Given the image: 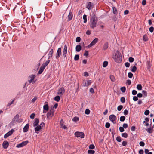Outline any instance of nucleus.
I'll use <instances>...</instances> for the list:
<instances>
[{
  "label": "nucleus",
  "mask_w": 154,
  "mask_h": 154,
  "mask_svg": "<svg viewBox=\"0 0 154 154\" xmlns=\"http://www.w3.org/2000/svg\"><path fill=\"white\" fill-rule=\"evenodd\" d=\"M112 58L114 61L118 63H120L122 61V58L121 54L118 50L114 54Z\"/></svg>",
  "instance_id": "1"
},
{
  "label": "nucleus",
  "mask_w": 154,
  "mask_h": 154,
  "mask_svg": "<svg viewBox=\"0 0 154 154\" xmlns=\"http://www.w3.org/2000/svg\"><path fill=\"white\" fill-rule=\"evenodd\" d=\"M97 22V20L95 14H92L91 18L90 19V27L92 29H94L96 26Z\"/></svg>",
  "instance_id": "2"
},
{
  "label": "nucleus",
  "mask_w": 154,
  "mask_h": 154,
  "mask_svg": "<svg viewBox=\"0 0 154 154\" xmlns=\"http://www.w3.org/2000/svg\"><path fill=\"white\" fill-rule=\"evenodd\" d=\"M54 112V107H52L47 114V118L48 120L50 119L53 116Z\"/></svg>",
  "instance_id": "3"
},
{
  "label": "nucleus",
  "mask_w": 154,
  "mask_h": 154,
  "mask_svg": "<svg viewBox=\"0 0 154 154\" xmlns=\"http://www.w3.org/2000/svg\"><path fill=\"white\" fill-rule=\"evenodd\" d=\"M74 135L77 137H80L82 138L84 137V134L82 132H76L75 133Z\"/></svg>",
  "instance_id": "4"
},
{
  "label": "nucleus",
  "mask_w": 154,
  "mask_h": 154,
  "mask_svg": "<svg viewBox=\"0 0 154 154\" xmlns=\"http://www.w3.org/2000/svg\"><path fill=\"white\" fill-rule=\"evenodd\" d=\"M29 142L28 140L24 141L22 142L21 143L17 144L16 146L17 148H20L23 147L24 146L26 145Z\"/></svg>",
  "instance_id": "5"
},
{
  "label": "nucleus",
  "mask_w": 154,
  "mask_h": 154,
  "mask_svg": "<svg viewBox=\"0 0 154 154\" xmlns=\"http://www.w3.org/2000/svg\"><path fill=\"white\" fill-rule=\"evenodd\" d=\"M36 77L35 75L32 74L30 75L29 76L28 79H29L28 81L29 83H31L33 82V83H34L35 82V80L34 81L35 78Z\"/></svg>",
  "instance_id": "6"
},
{
  "label": "nucleus",
  "mask_w": 154,
  "mask_h": 154,
  "mask_svg": "<svg viewBox=\"0 0 154 154\" xmlns=\"http://www.w3.org/2000/svg\"><path fill=\"white\" fill-rule=\"evenodd\" d=\"M109 119L113 124H115L116 123V117L115 115L113 114L110 115L109 116Z\"/></svg>",
  "instance_id": "7"
},
{
  "label": "nucleus",
  "mask_w": 154,
  "mask_h": 154,
  "mask_svg": "<svg viewBox=\"0 0 154 154\" xmlns=\"http://www.w3.org/2000/svg\"><path fill=\"white\" fill-rule=\"evenodd\" d=\"M98 39L97 38H96L94 39L88 46V47H91L94 45L98 42Z\"/></svg>",
  "instance_id": "8"
},
{
  "label": "nucleus",
  "mask_w": 154,
  "mask_h": 154,
  "mask_svg": "<svg viewBox=\"0 0 154 154\" xmlns=\"http://www.w3.org/2000/svg\"><path fill=\"white\" fill-rule=\"evenodd\" d=\"M61 48H59L57 51L56 58L57 59H58L61 55Z\"/></svg>",
  "instance_id": "9"
},
{
  "label": "nucleus",
  "mask_w": 154,
  "mask_h": 154,
  "mask_svg": "<svg viewBox=\"0 0 154 154\" xmlns=\"http://www.w3.org/2000/svg\"><path fill=\"white\" fill-rule=\"evenodd\" d=\"M65 92V90L63 87H62L58 90L57 94L63 95Z\"/></svg>",
  "instance_id": "10"
},
{
  "label": "nucleus",
  "mask_w": 154,
  "mask_h": 154,
  "mask_svg": "<svg viewBox=\"0 0 154 154\" xmlns=\"http://www.w3.org/2000/svg\"><path fill=\"white\" fill-rule=\"evenodd\" d=\"M91 83V80H88L87 82H84L82 84V86H88L89 85H90V84Z\"/></svg>",
  "instance_id": "11"
},
{
  "label": "nucleus",
  "mask_w": 154,
  "mask_h": 154,
  "mask_svg": "<svg viewBox=\"0 0 154 154\" xmlns=\"http://www.w3.org/2000/svg\"><path fill=\"white\" fill-rule=\"evenodd\" d=\"M67 47L66 45H65L64 46V48L63 51V55L64 57H65L66 56L67 52Z\"/></svg>",
  "instance_id": "12"
},
{
  "label": "nucleus",
  "mask_w": 154,
  "mask_h": 154,
  "mask_svg": "<svg viewBox=\"0 0 154 154\" xmlns=\"http://www.w3.org/2000/svg\"><path fill=\"white\" fill-rule=\"evenodd\" d=\"M9 143L7 141H4L2 143L3 148L5 149H7L9 146Z\"/></svg>",
  "instance_id": "13"
},
{
  "label": "nucleus",
  "mask_w": 154,
  "mask_h": 154,
  "mask_svg": "<svg viewBox=\"0 0 154 154\" xmlns=\"http://www.w3.org/2000/svg\"><path fill=\"white\" fill-rule=\"evenodd\" d=\"M45 105H44L43 107V109L44 110L47 111L49 109V106L48 103L47 102L45 101Z\"/></svg>",
  "instance_id": "14"
},
{
  "label": "nucleus",
  "mask_w": 154,
  "mask_h": 154,
  "mask_svg": "<svg viewBox=\"0 0 154 154\" xmlns=\"http://www.w3.org/2000/svg\"><path fill=\"white\" fill-rule=\"evenodd\" d=\"M19 117V115L18 114H17L12 119L11 122L13 123H15L18 120Z\"/></svg>",
  "instance_id": "15"
},
{
  "label": "nucleus",
  "mask_w": 154,
  "mask_h": 154,
  "mask_svg": "<svg viewBox=\"0 0 154 154\" xmlns=\"http://www.w3.org/2000/svg\"><path fill=\"white\" fill-rule=\"evenodd\" d=\"M29 128V124L28 123L24 127L23 129V131L24 132H27Z\"/></svg>",
  "instance_id": "16"
},
{
  "label": "nucleus",
  "mask_w": 154,
  "mask_h": 154,
  "mask_svg": "<svg viewBox=\"0 0 154 154\" xmlns=\"http://www.w3.org/2000/svg\"><path fill=\"white\" fill-rule=\"evenodd\" d=\"M93 3L90 2H88L86 8L89 10L92 9L93 7Z\"/></svg>",
  "instance_id": "17"
},
{
  "label": "nucleus",
  "mask_w": 154,
  "mask_h": 154,
  "mask_svg": "<svg viewBox=\"0 0 154 154\" xmlns=\"http://www.w3.org/2000/svg\"><path fill=\"white\" fill-rule=\"evenodd\" d=\"M73 17V14L72 12H70L67 17L68 22L70 21L72 19Z\"/></svg>",
  "instance_id": "18"
},
{
  "label": "nucleus",
  "mask_w": 154,
  "mask_h": 154,
  "mask_svg": "<svg viewBox=\"0 0 154 154\" xmlns=\"http://www.w3.org/2000/svg\"><path fill=\"white\" fill-rule=\"evenodd\" d=\"M39 123V119L37 118L35 119V121L33 123V126L36 127L37 126Z\"/></svg>",
  "instance_id": "19"
},
{
  "label": "nucleus",
  "mask_w": 154,
  "mask_h": 154,
  "mask_svg": "<svg viewBox=\"0 0 154 154\" xmlns=\"http://www.w3.org/2000/svg\"><path fill=\"white\" fill-rule=\"evenodd\" d=\"M41 129L42 126L40 125L36 126L34 129L36 133L37 134L38 133V131H39Z\"/></svg>",
  "instance_id": "20"
},
{
  "label": "nucleus",
  "mask_w": 154,
  "mask_h": 154,
  "mask_svg": "<svg viewBox=\"0 0 154 154\" xmlns=\"http://www.w3.org/2000/svg\"><path fill=\"white\" fill-rule=\"evenodd\" d=\"M53 52L54 51L53 49H52L50 51L49 53L48 54V60L52 57Z\"/></svg>",
  "instance_id": "21"
},
{
  "label": "nucleus",
  "mask_w": 154,
  "mask_h": 154,
  "mask_svg": "<svg viewBox=\"0 0 154 154\" xmlns=\"http://www.w3.org/2000/svg\"><path fill=\"white\" fill-rule=\"evenodd\" d=\"M45 68L44 67V66H41L39 71L38 72V74H41L42 72H43Z\"/></svg>",
  "instance_id": "22"
},
{
  "label": "nucleus",
  "mask_w": 154,
  "mask_h": 154,
  "mask_svg": "<svg viewBox=\"0 0 154 154\" xmlns=\"http://www.w3.org/2000/svg\"><path fill=\"white\" fill-rule=\"evenodd\" d=\"M108 47V42H106L104 45L103 49L105 50H106Z\"/></svg>",
  "instance_id": "23"
},
{
  "label": "nucleus",
  "mask_w": 154,
  "mask_h": 154,
  "mask_svg": "<svg viewBox=\"0 0 154 154\" xmlns=\"http://www.w3.org/2000/svg\"><path fill=\"white\" fill-rule=\"evenodd\" d=\"M113 13L115 15H117L118 14L117 10L115 7H112Z\"/></svg>",
  "instance_id": "24"
},
{
  "label": "nucleus",
  "mask_w": 154,
  "mask_h": 154,
  "mask_svg": "<svg viewBox=\"0 0 154 154\" xmlns=\"http://www.w3.org/2000/svg\"><path fill=\"white\" fill-rule=\"evenodd\" d=\"M81 46L80 45H76L75 48L76 51L77 52H79L81 50Z\"/></svg>",
  "instance_id": "25"
},
{
  "label": "nucleus",
  "mask_w": 154,
  "mask_h": 154,
  "mask_svg": "<svg viewBox=\"0 0 154 154\" xmlns=\"http://www.w3.org/2000/svg\"><path fill=\"white\" fill-rule=\"evenodd\" d=\"M50 62V60L49 59H48L46 62L42 65V66H44V67L45 68V67Z\"/></svg>",
  "instance_id": "26"
},
{
  "label": "nucleus",
  "mask_w": 154,
  "mask_h": 154,
  "mask_svg": "<svg viewBox=\"0 0 154 154\" xmlns=\"http://www.w3.org/2000/svg\"><path fill=\"white\" fill-rule=\"evenodd\" d=\"M131 68V70L133 72H135L137 70V68L135 66H134L133 67L132 66Z\"/></svg>",
  "instance_id": "27"
},
{
  "label": "nucleus",
  "mask_w": 154,
  "mask_h": 154,
  "mask_svg": "<svg viewBox=\"0 0 154 154\" xmlns=\"http://www.w3.org/2000/svg\"><path fill=\"white\" fill-rule=\"evenodd\" d=\"M152 127H150L149 128L146 129V131L149 133L151 134L152 133Z\"/></svg>",
  "instance_id": "28"
},
{
  "label": "nucleus",
  "mask_w": 154,
  "mask_h": 154,
  "mask_svg": "<svg viewBox=\"0 0 154 154\" xmlns=\"http://www.w3.org/2000/svg\"><path fill=\"white\" fill-rule=\"evenodd\" d=\"M11 134L9 132H8L7 133L5 134L4 135V138H7L9 136L11 135Z\"/></svg>",
  "instance_id": "29"
},
{
  "label": "nucleus",
  "mask_w": 154,
  "mask_h": 154,
  "mask_svg": "<svg viewBox=\"0 0 154 154\" xmlns=\"http://www.w3.org/2000/svg\"><path fill=\"white\" fill-rule=\"evenodd\" d=\"M137 88L138 90H141L142 89V87L141 84H139L137 85Z\"/></svg>",
  "instance_id": "30"
},
{
  "label": "nucleus",
  "mask_w": 154,
  "mask_h": 154,
  "mask_svg": "<svg viewBox=\"0 0 154 154\" xmlns=\"http://www.w3.org/2000/svg\"><path fill=\"white\" fill-rule=\"evenodd\" d=\"M54 100L57 102H59L60 100V97L59 96H57L54 97Z\"/></svg>",
  "instance_id": "31"
},
{
  "label": "nucleus",
  "mask_w": 154,
  "mask_h": 154,
  "mask_svg": "<svg viewBox=\"0 0 154 154\" xmlns=\"http://www.w3.org/2000/svg\"><path fill=\"white\" fill-rule=\"evenodd\" d=\"M121 136L125 138H127L128 136V134L126 133H124L122 134Z\"/></svg>",
  "instance_id": "32"
},
{
  "label": "nucleus",
  "mask_w": 154,
  "mask_h": 154,
  "mask_svg": "<svg viewBox=\"0 0 154 154\" xmlns=\"http://www.w3.org/2000/svg\"><path fill=\"white\" fill-rule=\"evenodd\" d=\"M110 78L111 81L112 82H114L116 80L115 78L113 75H110Z\"/></svg>",
  "instance_id": "33"
},
{
  "label": "nucleus",
  "mask_w": 154,
  "mask_h": 154,
  "mask_svg": "<svg viewBox=\"0 0 154 154\" xmlns=\"http://www.w3.org/2000/svg\"><path fill=\"white\" fill-rule=\"evenodd\" d=\"M108 64V62L107 61H105L103 62V67H106Z\"/></svg>",
  "instance_id": "34"
},
{
  "label": "nucleus",
  "mask_w": 154,
  "mask_h": 154,
  "mask_svg": "<svg viewBox=\"0 0 154 154\" xmlns=\"http://www.w3.org/2000/svg\"><path fill=\"white\" fill-rule=\"evenodd\" d=\"M72 120L75 122H76L79 120V118L77 117H75L72 119Z\"/></svg>",
  "instance_id": "35"
},
{
  "label": "nucleus",
  "mask_w": 154,
  "mask_h": 154,
  "mask_svg": "<svg viewBox=\"0 0 154 154\" xmlns=\"http://www.w3.org/2000/svg\"><path fill=\"white\" fill-rule=\"evenodd\" d=\"M95 152L94 150H88V153L89 154H94Z\"/></svg>",
  "instance_id": "36"
},
{
  "label": "nucleus",
  "mask_w": 154,
  "mask_h": 154,
  "mask_svg": "<svg viewBox=\"0 0 154 154\" xmlns=\"http://www.w3.org/2000/svg\"><path fill=\"white\" fill-rule=\"evenodd\" d=\"M143 40L145 41H147L148 40V38L146 35H143Z\"/></svg>",
  "instance_id": "37"
},
{
  "label": "nucleus",
  "mask_w": 154,
  "mask_h": 154,
  "mask_svg": "<svg viewBox=\"0 0 154 154\" xmlns=\"http://www.w3.org/2000/svg\"><path fill=\"white\" fill-rule=\"evenodd\" d=\"M125 119V117L124 116H122L120 117V120L121 122L124 121Z\"/></svg>",
  "instance_id": "38"
},
{
  "label": "nucleus",
  "mask_w": 154,
  "mask_h": 154,
  "mask_svg": "<svg viewBox=\"0 0 154 154\" xmlns=\"http://www.w3.org/2000/svg\"><path fill=\"white\" fill-rule=\"evenodd\" d=\"M83 19H84V23H86L87 22V15L84 14L83 16Z\"/></svg>",
  "instance_id": "39"
},
{
  "label": "nucleus",
  "mask_w": 154,
  "mask_h": 154,
  "mask_svg": "<svg viewBox=\"0 0 154 154\" xmlns=\"http://www.w3.org/2000/svg\"><path fill=\"white\" fill-rule=\"evenodd\" d=\"M79 59V56L78 54L75 55V56L74 59L75 61H77Z\"/></svg>",
  "instance_id": "40"
},
{
  "label": "nucleus",
  "mask_w": 154,
  "mask_h": 154,
  "mask_svg": "<svg viewBox=\"0 0 154 154\" xmlns=\"http://www.w3.org/2000/svg\"><path fill=\"white\" fill-rule=\"evenodd\" d=\"M116 140L118 142H121L122 141L121 137L120 136H117L116 137Z\"/></svg>",
  "instance_id": "41"
},
{
  "label": "nucleus",
  "mask_w": 154,
  "mask_h": 154,
  "mask_svg": "<svg viewBox=\"0 0 154 154\" xmlns=\"http://www.w3.org/2000/svg\"><path fill=\"white\" fill-rule=\"evenodd\" d=\"M123 106L122 105H120L118 106L117 110L119 111H120L123 108Z\"/></svg>",
  "instance_id": "42"
},
{
  "label": "nucleus",
  "mask_w": 154,
  "mask_h": 154,
  "mask_svg": "<svg viewBox=\"0 0 154 154\" xmlns=\"http://www.w3.org/2000/svg\"><path fill=\"white\" fill-rule=\"evenodd\" d=\"M90 112V110L88 109H87L85 111V113L87 115H88Z\"/></svg>",
  "instance_id": "43"
},
{
  "label": "nucleus",
  "mask_w": 154,
  "mask_h": 154,
  "mask_svg": "<svg viewBox=\"0 0 154 154\" xmlns=\"http://www.w3.org/2000/svg\"><path fill=\"white\" fill-rule=\"evenodd\" d=\"M121 90L122 92L124 93L125 91L126 88L125 87H122L121 88Z\"/></svg>",
  "instance_id": "44"
},
{
  "label": "nucleus",
  "mask_w": 154,
  "mask_h": 154,
  "mask_svg": "<svg viewBox=\"0 0 154 154\" xmlns=\"http://www.w3.org/2000/svg\"><path fill=\"white\" fill-rule=\"evenodd\" d=\"M35 116V113H32L30 116V118L31 119H33Z\"/></svg>",
  "instance_id": "45"
},
{
  "label": "nucleus",
  "mask_w": 154,
  "mask_h": 154,
  "mask_svg": "<svg viewBox=\"0 0 154 154\" xmlns=\"http://www.w3.org/2000/svg\"><path fill=\"white\" fill-rule=\"evenodd\" d=\"M89 148L90 149H93L95 148V146L93 144H91L89 145Z\"/></svg>",
  "instance_id": "46"
},
{
  "label": "nucleus",
  "mask_w": 154,
  "mask_h": 154,
  "mask_svg": "<svg viewBox=\"0 0 154 154\" xmlns=\"http://www.w3.org/2000/svg\"><path fill=\"white\" fill-rule=\"evenodd\" d=\"M134 60V59L132 57H130L128 59L129 61L131 63L133 62Z\"/></svg>",
  "instance_id": "47"
},
{
  "label": "nucleus",
  "mask_w": 154,
  "mask_h": 154,
  "mask_svg": "<svg viewBox=\"0 0 154 154\" xmlns=\"http://www.w3.org/2000/svg\"><path fill=\"white\" fill-rule=\"evenodd\" d=\"M120 101L122 103H124L125 101V97H122L120 99Z\"/></svg>",
  "instance_id": "48"
},
{
  "label": "nucleus",
  "mask_w": 154,
  "mask_h": 154,
  "mask_svg": "<svg viewBox=\"0 0 154 154\" xmlns=\"http://www.w3.org/2000/svg\"><path fill=\"white\" fill-rule=\"evenodd\" d=\"M128 77L129 78H132L133 76V74L131 72H129L128 74Z\"/></svg>",
  "instance_id": "49"
},
{
  "label": "nucleus",
  "mask_w": 154,
  "mask_h": 154,
  "mask_svg": "<svg viewBox=\"0 0 154 154\" xmlns=\"http://www.w3.org/2000/svg\"><path fill=\"white\" fill-rule=\"evenodd\" d=\"M154 27L153 26L150 27L149 29V31L151 33L152 32L154 31Z\"/></svg>",
  "instance_id": "50"
},
{
  "label": "nucleus",
  "mask_w": 154,
  "mask_h": 154,
  "mask_svg": "<svg viewBox=\"0 0 154 154\" xmlns=\"http://www.w3.org/2000/svg\"><path fill=\"white\" fill-rule=\"evenodd\" d=\"M110 124L109 122H106L105 124V127L106 128H109L110 126Z\"/></svg>",
  "instance_id": "51"
},
{
  "label": "nucleus",
  "mask_w": 154,
  "mask_h": 154,
  "mask_svg": "<svg viewBox=\"0 0 154 154\" xmlns=\"http://www.w3.org/2000/svg\"><path fill=\"white\" fill-rule=\"evenodd\" d=\"M119 130L121 132H122L125 131L124 128L122 127H119Z\"/></svg>",
  "instance_id": "52"
},
{
  "label": "nucleus",
  "mask_w": 154,
  "mask_h": 154,
  "mask_svg": "<svg viewBox=\"0 0 154 154\" xmlns=\"http://www.w3.org/2000/svg\"><path fill=\"white\" fill-rule=\"evenodd\" d=\"M149 112H150L149 110H146L145 111L144 114L145 115H148L149 114Z\"/></svg>",
  "instance_id": "53"
},
{
  "label": "nucleus",
  "mask_w": 154,
  "mask_h": 154,
  "mask_svg": "<svg viewBox=\"0 0 154 154\" xmlns=\"http://www.w3.org/2000/svg\"><path fill=\"white\" fill-rule=\"evenodd\" d=\"M139 144L140 146L143 147L145 145V143L143 141H140L139 143Z\"/></svg>",
  "instance_id": "54"
},
{
  "label": "nucleus",
  "mask_w": 154,
  "mask_h": 154,
  "mask_svg": "<svg viewBox=\"0 0 154 154\" xmlns=\"http://www.w3.org/2000/svg\"><path fill=\"white\" fill-rule=\"evenodd\" d=\"M81 41V38L79 37H77L76 39V41L77 42H79Z\"/></svg>",
  "instance_id": "55"
},
{
  "label": "nucleus",
  "mask_w": 154,
  "mask_h": 154,
  "mask_svg": "<svg viewBox=\"0 0 154 154\" xmlns=\"http://www.w3.org/2000/svg\"><path fill=\"white\" fill-rule=\"evenodd\" d=\"M88 55V51L85 50V52L84 54V56H86L87 57V56Z\"/></svg>",
  "instance_id": "56"
},
{
  "label": "nucleus",
  "mask_w": 154,
  "mask_h": 154,
  "mask_svg": "<svg viewBox=\"0 0 154 154\" xmlns=\"http://www.w3.org/2000/svg\"><path fill=\"white\" fill-rule=\"evenodd\" d=\"M125 65L126 67L128 68L130 66V64L128 62H126L125 63Z\"/></svg>",
  "instance_id": "57"
},
{
  "label": "nucleus",
  "mask_w": 154,
  "mask_h": 154,
  "mask_svg": "<svg viewBox=\"0 0 154 154\" xmlns=\"http://www.w3.org/2000/svg\"><path fill=\"white\" fill-rule=\"evenodd\" d=\"M128 127V125L126 123H124L123 125V128H124L126 129Z\"/></svg>",
  "instance_id": "58"
},
{
  "label": "nucleus",
  "mask_w": 154,
  "mask_h": 154,
  "mask_svg": "<svg viewBox=\"0 0 154 154\" xmlns=\"http://www.w3.org/2000/svg\"><path fill=\"white\" fill-rule=\"evenodd\" d=\"M127 144V142L125 141H123L122 143V145L123 146H125Z\"/></svg>",
  "instance_id": "59"
},
{
  "label": "nucleus",
  "mask_w": 154,
  "mask_h": 154,
  "mask_svg": "<svg viewBox=\"0 0 154 154\" xmlns=\"http://www.w3.org/2000/svg\"><path fill=\"white\" fill-rule=\"evenodd\" d=\"M143 96L142 94L141 93H138L137 95V97L139 98H141Z\"/></svg>",
  "instance_id": "60"
},
{
  "label": "nucleus",
  "mask_w": 154,
  "mask_h": 154,
  "mask_svg": "<svg viewBox=\"0 0 154 154\" xmlns=\"http://www.w3.org/2000/svg\"><path fill=\"white\" fill-rule=\"evenodd\" d=\"M128 111L127 109H125L124 110V114L125 115H128Z\"/></svg>",
  "instance_id": "61"
},
{
  "label": "nucleus",
  "mask_w": 154,
  "mask_h": 154,
  "mask_svg": "<svg viewBox=\"0 0 154 154\" xmlns=\"http://www.w3.org/2000/svg\"><path fill=\"white\" fill-rule=\"evenodd\" d=\"M133 100L134 101H136L138 100V97L137 96H134L133 97Z\"/></svg>",
  "instance_id": "62"
},
{
  "label": "nucleus",
  "mask_w": 154,
  "mask_h": 154,
  "mask_svg": "<svg viewBox=\"0 0 154 154\" xmlns=\"http://www.w3.org/2000/svg\"><path fill=\"white\" fill-rule=\"evenodd\" d=\"M132 93L133 95H135L137 94V91L136 90H134L132 91Z\"/></svg>",
  "instance_id": "63"
},
{
  "label": "nucleus",
  "mask_w": 154,
  "mask_h": 154,
  "mask_svg": "<svg viewBox=\"0 0 154 154\" xmlns=\"http://www.w3.org/2000/svg\"><path fill=\"white\" fill-rule=\"evenodd\" d=\"M142 93L145 96H147V94L146 91L143 90L142 91Z\"/></svg>",
  "instance_id": "64"
}]
</instances>
